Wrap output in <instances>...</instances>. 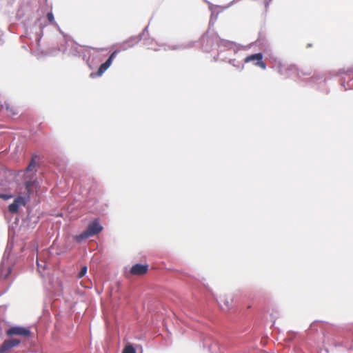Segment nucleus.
<instances>
[{
    "label": "nucleus",
    "instance_id": "nucleus-27",
    "mask_svg": "<svg viewBox=\"0 0 353 353\" xmlns=\"http://www.w3.org/2000/svg\"><path fill=\"white\" fill-rule=\"evenodd\" d=\"M47 19L50 23H53L54 22V17L52 12L47 14Z\"/></svg>",
    "mask_w": 353,
    "mask_h": 353
},
{
    "label": "nucleus",
    "instance_id": "nucleus-22",
    "mask_svg": "<svg viewBox=\"0 0 353 353\" xmlns=\"http://www.w3.org/2000/svg\"><path fill=\"white\" fill-rule=\"evenodd\" d=\"M87 271H88L87 266H85V265L82 266L80 271L78 273V275H77L78 277L81 278V277L84 276L86 274Z\"/></svg>",
    "mask_w": 353,
    "mask_h": 353
},
{
    "label": "nucleus",
    "instance_id": "nucleus-16",
    "mask_svg": "<svg viewBox=\"0 0 353 353\" xmlns=\"http://www.w3.org/2000/svg\"><path fill=\"white\" fill-rule=\"evenodd\" d=\"M259 58H263L262 53L259 52V53L252 54L251 55H249V56L246 57L244 59L243 62L244 63H248V62L252 61H256H256H258Z\"/></svg>",
    "mask_w": 353,
    "mask_h": 353
},
{
    "label": "nucleus",
    "instance_id": "nucleus-20",
    "mask_svg": "<svg viewBox=\"0 0 353 353\" xmlns=\"http://www.w3.org/2000/svg\"><path fill=\"white\" fill-rule=\"evenodd\" d=\"M122 353H136V350L132 344L128 343L123 348Z\"/></svg>",
    "mask_w": 353,
    "mask_h": 353
},
{
    "label": "nucleus",
    "instance_id": "nucleus-13",
    "mask_svg": "<svg viewBox=\"0 0 353 353\" xmlns=\"http://www.w3.org/2000/svg\"><path fill=\"white\" fill-rule=\"evenodd\" d=\"M111 65H112V63L110 62V61H108L107 59L103 63H102L99 66L97 72L96 73H94V72L90 73V77L91 78H95L97 77L102 76V74L110 68V66Z\"/></svg>",
    "mask_w": 353,
    "mask_h": 353
},
{
    "label": "nucleus",
    "instance_id": "nucleus-1",
    "mask_svg": "<svg viewBox=\"0 0 353 353\" xmlns=\"http://www.w3.org/2000/svg\"><path fill=\"white\" fill-rule=\"evenodd\" d=\"M200 41L202 50L204 52H210L214 49H216L217 54L214 57L215 61H225L228 59V57L224 56L222 48H225L227 52L230 53H237L238 52V48L234 42L221 39L217 34L210 35L208 32H206L202 35Z\"/></svg>",
    "mask_w": 353,
    "mask_h": 353
},
{
    "label": "nucleus",
    "instance_id": "nucleus-4",
    "mask_svg": "<svg viewBox=\"0 0 353 353\" xmlns=\"http://www.w3.org/2000/svg\"><path fill=\"white\" fill-rule=\"evenodd\" d=\"M103 226L99 223L97 220L90 221L86 229L80 234L76 236V241L77 242H81L90 236L97 235L103 230Z\"/></svg>",
    "mask_w": 353,
    "mask_h": 353
},
{
    "label": "nucleus",
    "instance_id": "nucleus-24",
    "mask_svg": "<svg viewBox=\"0 0 353 353\" xmlns=\"http://www.w3.org/2000/svg\"><path fill=\"white\" fill-rule=\"evenodd\" d=\"M120 52L119 50L118 49H116L115 50H114L111 54L109 56V57L108 58V61H110V62L112 63V61L114 60V59L116 57L117 54Z\"/></svg>",
    "mask_w": 353,
    "mask_h": 353
},
{
    "label": "nucleus",
    "instance_id": "nucleus-9",
    "mask_svg": "<svg viewBox=\"0 0 353 353\" xmlns=\"http://www.w3.org/2000/svg\"><path fill=\"white\" fill-rule=\"evenodd\" d=\"M24 185L26 188V196H29L30 194L34 192V190L37 188L39 185L37 178L35 176L31 177L30 179L26 180L24 182Z\"/></svg>",
    "mask_w": 353,
    "mask_h": 353
},
{
    "label": "nucleus",
    "instance_id": "nucleus-17",
    "mask_svg": "<svg viewBox=\"0 0 353 353\" xmlns=\"http://www.w3.org/2000/svg\"><path fill=\"white\" fill-rule=\"evenodd\" d=\"M230 64L232 65L234 68L241 70L243 69L244 65L242 61L236 60V59H229L228 61Z\"/></svg>",
    "mask_w": 353,
    "mask_h": 353
},
{
    "label": "nucleus",
    "instance_id": "nucleus-12",
    "mask_svg": "<svg viewBox=\"0 0 353 353\" xmlns=\"http://www.w3.org/2000/svg\"><path fill=\"white\" fill-rule=\"evenodd\" d=\"M141 40V35L131 37L128 40L123 41L121 44V49L122 50H126L128 48L133 47L136 43H139Z\"/></svg>",
    "mask_w": 353,
    "mask_h": 353
},
{
    "label": "nucleus",
    "instance_id": "nucleus-34",
    "mask_svg": "<svg viewBox=\"0 0 353 353\" xmlns=\"http://www.w3.org/2000/svg\"><path fill=\"white\" fill-rule=\"evenodd\" d=\"M224 304L226 307H228L229 306V301L228 300H225L224 301Z\"/></svg>",
    "mask_w": 353,
    "mask_h": 353
},
{
    "label": "nucleus",
    "instance_id": "nucleus-10",
    "mask_svg": "<svg viewBox=\"0 0 353 353\" xmlns=\"http://www.w3.org/2000/svg\"><path fill=\"white\" fill-rule=\"evenodd\" d=\"M194 41H189L187 43H183L178 45H163V49L165 50H183L185 49L192 48L194 45Z\"/></svg>",
    "mask_w": 353,
    "mask_h": 353
},
{
    "label": "nucleus",
    "instance_id": "nucleus-6",
    "mask_svg": "<svg viewBox=\"0 0 353 353\" xmlns=\"http://www.w3.org/2000/svg\"><path fill=\"white\" fill-rule=\"evenodd\" d=\"M29 200V196H19L8 205L9 212L14 214L18 212L20 206H25Z\"/></svg>",
    "mask_w": 353,
    "mask_h": 353
},
{
    "label": "nucleus",
    "instance_id": "nucleus-23",
    "mask_svg": "<svg viewBox=\"0 0 353 353\" xmlns=\"http://www.w3.org/2000/svg\"><path fill=\"white\" fill-rule=\"evenodd\" d=\"M254 65L256 66L260 67L263 69H265V68H266V65L264 63V61H263V58H259L258 61L255 62Z\"/></svg>",
    "mask_w": 353,
    "mask_h": 353
},
{
    "label": "nucleus",
    "instance_id": "nucleus-11",
    "mask_svg": "<svg viewBox=\"0 0 353 353\" xmlns=\"http://www.w3.org/2000/svg\"><path fill=\"white\" fill-rule=\"evenodd\" d=\"M148 270V265L141 263H136L133 265L130 269V273L133 275H143Z\"/></svg>",
    "mask_w": 353,
    "mask_h": 353
},
{
    "label": "nucleus",
    "instance_id": "nucleus-29",
    "mask_svg": "<svg viewBox=\"0 0 353 353\" xmlns=\"http://www.w3.org/2000/svg\"><path fill=\"white\" fill-rule=\"evenodd\" d=\"M12 195L10 194H2V193H0V199H2L5 201L12 198Z\"/></svg>",
    "mask_w": 353,
    "mask_h": 353
},
{
    "label": "nucleus",
    "instance_id": "nucleus-26",
    "mask_svg": "<svg viewBox=\"0 0 353 353\" xmlns=\"http://www.w3.org/2000/svg\"><path fill=\"white\" fill-rule=\"evenodd\" d=\"M24 10L22 8L19 9L17 12V18L19 20L21 19L24 16Z\"/></svg>",
    "mask_w": 353,
    "mask_h": 353
},
{
    "label": "nucleus",
    "instance_id": "nucleus-7",
    "mask_svg": "<svg viewBox=\"0 0 353 353\" xmlns=\"http://www.w3.org/2000/svg\"><path fill=\"white\" fill-rule=\"evenodd\" d=\"M7 334L8 336H21L28 337L31 334V331L28 327L13 326L8 330Z\"/></svg>",
    "mask_w": 353,
    "mask_h": 353
},
{
    "label": "nucleus",
    "instance_id": "nucleus-2",
    "mask_svg": "<svg viewBox=\"0 0 353 353\" xmlns=\"http://www.w3.org/2000/svg\"><path fill=\"white\" fill-rule=\"evenodd\" d=\"M66 46L65 48L59 47L58 49L54 48H48L46 50V55L48 56H55L57 54L58 51L63 52V53L68 52V54L76 56V57H83V59L86 61V63L88 66L92 69V65L90 60V56L88 57V50H83L81 46H79L77 43H75L72 41L66 40L65 41Z\"/></svg>",
    "mask_w": 353,
    "mask_h": 353
},
{
    "label": "nucleus",
    "instance_id": "nucleus-18",
    "mask_svg": "<svg viewBox=\"0 0 353 353\" xmlns=\"http://www.w3.org/2000/svg\"><path fill=\"white\" fill-rule=\"evenodd\" d=\"M37 158V155L36 154H33L32 155V157H31V160L26 168V170L28 172L29 171H32V170H34L36 166H37V162H36V159Z\"/></svg>",
    "mask_w": 353,
    "mask_h": 353
},
{
    "label": "nucleus",
    "instance_id": "nucleus-35",
    "mask_svg": "<svg viewBox=\"0 0 353 353\" xmlns=\"http://www.w3.org/2000/svg\"><path fill=\"white\" fill-rule=\"evenodd\" d=\"M6 109H8V105L6 103Z\"/></svg>",
    "mask_w": 353,
    "mask_h": 353
},
{
    "label": "nucleus",
    "instance_id": "nucleus-21",
    "mask_svg": "<svg viewBox=\"0 0 353 353\" xmlns=\"http://www.w3.org/2000/svg\"><path fill=\"white\" fill-rule=\"evenodd\" d=\"M321 81H321H325V78L323 77V76H321V75H314L313 76L311 79H310V82L312 83H314L316 82H317L318 81Z\"/></svg>",
    "mask_w": 353,
    "mask_h": 353
},
{
    "label": "nucleus",
    "instance_id": "nucleus-31",
    "mask_svg": "<svg viewBox=\"0 0 353 353\" xmlns=\"http://www.w3.org/2000/svg\"><path fill=\"white\" fill-rule=\"evenodd\" d=\"M271 3V1H270V0H265V10L268 9V6H270V3Z\"/></svg>",
    "mask_w": 353,
    "mask_h": 353
},
{
    "label": "nucleus",
    "instance_id": "nucleus-25",
    "mask_svg": "<svg viewBox=\"0 0 353 353\" xmlns=\"http://www.w3.org/2000/svg\"><path fill=\"white\" fill-rule=\"evenodd\" d=\"M217 16H218V13L214 14V13L212 11V14H211V17H210V22H209L210 26L214 25L215 21L217 19Z\"/></svg>",
    "mask_w": 353,
    "mask_h": 353
},
{
    "label": "nucleus",
    "instance_id": "nucleus-14",
    "mask_svg": "<svg viewBox=\"0 0 353 353\" xmlns=\"http://www.w3.org/2000/svg\"><path fill=\"white\" fill-rule=\"evenodd\" d=\"M46 24L41 21V19L37 18L34 22L32 29H35V33L37 35L38 41L41 40L43 29L45 28Z\"/></svg>",
    "mask_w": 353,
    "mask_h": 353
},
{
    "label": "nucleus",
    "instance_id": "nucleus-15",
    "mask_svg": "<svg viewBox=\"0 0 353 353\" xmlns=\"http://www.w3.org/2000/svg\"><path fill=\"white\" fill-rule=\"evenodd\" d=\"M12 272L10 267L6 268L3 264H0V277H4L6 279Z\"/></svg>",
    "mask_w": 353,
    "mask_h": 353
},
{
    "label": "nucleus",
    "instance_id": "nucleus-3",
    "mask_svg": "<svg viewBox=\"0 0 353 353\" xmlns=\"http://www.w3.org/2000/svg\"><path fill=\"white\" fill-rule=\"evenodd\" d=\"M277 72H278V73H279V74H281V76H283L285 78H287V77L300 78L302 76H307V75L310 74V72H303V71L299 70L294 65H288V64H282V63L279 64V65L277 67Z\"/></svg>",
    "mask_w": 353,
    "mask_h": 353
},
{
    "label": "nucleus",
    "instance_id": "nucleus-30",
    "mask_svg": "<svg viewBox=\"0 0 353 353\" xmlns=\"http://www.w3.org/2000/svg\"><path fill=\"white\" fill-rule=\"evenodd\" d=\"M148 26H145V28L143 30V32L139 35H141V37L145 34V33H148Z\"/></svg>",
    "mask_w": 353,
    "mask_h": 353
},
{
    "label": "nucleus",
    "instance_id": "nucleus-5",
    "mask_svg": "<svg viewBox=\"0 0 353 353\" xmlns=\"http://www.w3.org/2000/svg\"><path fill=\"white\" fill-rule=\"evenodd\" d=\"M351 74H353V66L348 68L347 70L344 68L340 69L335 75L340 76L345 74L350 76ZM340 81L341 86L345 90H353V77L348 81H346L345 79H341Z\"/></svg>",
    "mask_w": 353,
    "mask_h": 353
},
{
    "label": "nucleus",
    "instance_id": "nucleus-33",
    "mask_svg": "<svg viewBox=\"0 0 353 353\" xmlns=\"http://www.w3.org/2000/svg\"><path fill=\"white\" fill-rule=\"evenodd\" d=\"M37 266H38V270H39V271H40V268H41L42 266L40 265V263H39V261H38V260H37Z\"/></svg>",
    "mask_w": 353,
    "mask_h": 353
},
{
    "label": "nucleus",
    "instance_id": "nucleus-36",
    "mask_svg": "<svg viewBox=\"0 0 353 353\" xmlns=\"http://www.w3.org/2000/svg\"><path fill=\"white\" fill-rule=\"evenodd\" d=\"M272 0H270V1H272Z\"/></svg>",
    "mask_w": 353,
    "mask_h": 353
},
{
    "label": "nucleus",
    "instance_id": "nucleus-19",
    "mask_svg": "<svg viewBox=\"0 0 353 353\" xmlns=\"http://www.w3.org/2000/svg\"><path fill=\"white\" fill-rule=\"evenodd\" d=\"M154 42L153 39L148 38L145 39L143 41V45L146 46L148 49H152L154 50H158V49L155 48L153 46V43Z\"/></svg>",
    "mask_w": 353,
    "mask_h": 353
},
{
    "label": "nucleus",
    "instance_id": "nucleus-8",
    "mask_svg": "<svg viewBox=\"0 0 353 353\" xmlns=\"http://www.w3.org/2000/svg\"><path fill=\"white\" fill-rule=\"evenodd\" d=\"M21 343V340L18 339H10L5 340L0 345V353H8L12 347H14Z\"/></svg>",
    "mask_w": 353,
    "mask_h": 353
},
{
    "label": "nucleus",
    "instance_id": "nucleus-28",
    "mask_svg": "<svg viewBox=\"0 0 353 353\" xmlns=\"http://www.w3.org/2000/svg\"><path fill=\"white\" fill-rule=\"evenodd\" d=\"M222 49L223 50V52H223L224 56L228 57V59L226 61H225L224 62L228 61V59H231L230 57L232 55H234L236 54V53H233V52H232V53L228 52L227 50L225 48H222Z\"/></svg>",
    "mask_w": 353,
    "mask_h": 353
},
{
    "label": "nucleus",
    "instance_id": "nucleus-32",
    "mask_svg": "<svg viewBox=\"0 0 353 353\" xmlns=\"http://www.w3.org/2000/svg\"><path fill=\"white\" fill-rule=\"evenodd\" d=\"M10 249H11V248H10V245H9V244H8V245H7V247H6V252H5L4 255H6V254L7 253V252H8V250H10ZM3 257H5V256H3Z\"/></svg>",
    "mask_w": 353,
    "mask_h": 353
}]
</instances>
